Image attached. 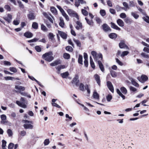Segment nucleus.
<instances>
[{
	"mask_svg": "<svg viewBox=\"0 0 149 149\" xmlns=\"http://www.w3.org/2000/svg\"><path fill=\"white\" fill-rule=\"evenodd\" d=\"M144 20L147 23H149V17L146 16L145 17L143 18Z\"/></svg>",
	"mask_w": 149,
	"mask_h": 149,
	"instance_id": "774afa93",
	"label": "nucleus"
},
{
	"mask_svg": "<svg viewBox=\"0 0 149 149\" xmlns=\"http://www.w3.org/2000/svg\"><path fill=\"white\" fill-rule=\"evenodd\" d=\"M102 29L105 32H107L109 31H111L110 27L106 24H104L102 25Z\"/></svg>",
	"mask_w": 149,
	"mask_h": 149,
	"instance_id": "39448f33",
	"label": "nucleus"
},
{
	"mask_svg": "<svg viewBox=\"0 0 149 149\" xmlns=\"http://www.w3.org/2000/svg\"><path fill=\"white\" fill-rule=\"evenodd\" d=\"M18 3L19 4V7L23 9L24 8V5L22 4L21 1H17Z\"/></svg>",
	"mask_w": 149,
	"mask_h": 149,
	"instance_id": "8fccbe9b",
	"label": "nucleus"
},
{
	"mask_svg": "<svg viewBox=\"0 0 149 149\" xmlns=\"http://www.w3.org/2000/svg\"><path fill=\"white\" fill-rule=\"evenodd\" d=\"M6 142L4 140H2V149H6L5 147L6 145Z\"/></svg>",
	"mask_w": 149,
	"mask_h": 149,
	"instance_id": "e433bc0d",
	"label": "nucleus"
},
{
	"mask_svg": "<svg viewBox=\"0 0 149 149\" xmlns=\"http://www.w3.org/2000/svg\"><path fill=\"white\" fill-rule=\"evenodd\" d=\"M49 139H47L45 140L44 143L45 146H47L49 144Z\"/></svg>",
	"mask_w": 149,
	"mask_h": 149,
	"instance_id": "e2e57ef3",
	"label": "nucleus"
},
{
	"mask_svg": "<svg viewBox=\"0 0 149 149\" xmlns=\"http://www.w3.org/2000/svg\"><path fill=\"white\" fill-rule=\"evenodd\" d=\"M91 54L93 56L94 59H95V58H96L97 54V53L96 52L94 51H92L91 52Z\"/></svg>",
	"mask_w": 149,
	"mask_h": 149,
	"instance_id": "37998d69",
	"label": "nucleus"
},
{
	"mask_svg": "<svg viewBox=\"0 0 149 149\" xmlns=\"http://www.w3.org/2000/svg\"><path fill=\"white\" fill-rule=\"evenodd\" d=\"M135 6V4L133 1H130L129 2V6L130 7H134Z\"/></svg>",
	"mask_w": 149,
	"mask_h": 149,
	"instance_id": "13d9d810",
	"label": "nucleus"
},
{
	"mask_svg": "<svg viewBox=\"0 0 149 149\" xmlns=\"http://www.w3.org/2000/svg\"><path fill=\"white\" fill-rule=\"evenodd\" d=\"M129 53V52L127 51H125L123 52L122 54H121L120 56L123 57L124 56L127 55Z\"/></svg>",
	"mask_w": 149,
	"mask_h": 149,
	"instance_id": "a19ab883",
	"label": "nucleus"
},
{
	"mask_svg": "<svg viewBox=\"0 0 149 149\" xmlns=\"http://www.w3.org/2000/svg\"><path fill=\"white\" fill-rule=\"evenodd\" d=\"M67 12L68 14L71 16L73 15V14L75 13L74 11L70 9L68 10Z\"/></svg>",
	"mask_w": 149,
	"mask_h": 149,
	"instance_id": "c756f323",
	"label": "nucleus"
},
{
	"mask_svg": "<svg viewBox=\"0 0 149 149\" xmlns=\"http://www.w3.org/2000/svg\"><path fill=\"white\" fill-rule=\"evenodd\" d=\"M82 13L85 16H86L88 15V12L85 10L82 9L81 10Z\"/></svg>",
	"mask_w": 149,
	"mask_h": 149,
	"instance_id": "6e6d98bb",
	"label": "nucleus"
},
{
	"mask_svg": "<svg viewBox=\"0 0 149 149\" xmlns=\"http://www.w3.org/2000/svg\"><path fill=\"white\" fill-rule=\"evenodd\" d=\"M28 19L30 20H33L35 19L36 15L35 14L31 12H30L27 15Z\"/></svg>",
	"mask_w": 149,
	"mask_h": 149,
	"instance_id": "7ed1b4c3",
	"label": "nucleus"
},
{
	"mask_svg": "<svg viewBox=\"0 0 149 149\" xmlns=\"http://www.w3.org/2000/svg\"><path fill=\"white\" fill-rule=\"evenodd\" d=\"M9 70L10 71L14 73H16L17 72V70L16 68L14 67H10Z\"/></svg>",
	"mask_w": 149,
	"mask_h": 149,
	"instance_id": "79ce46f5",
	"label": "nucleus"
},
{
	"mask_svg": "<svg viewBox=\"0 0 149 149\" xmlns=\"http://www.w3.org/2000/svg\"><path fill=\"white\" fill-rule=\"evenodd\" d=\"M141 55L142 57L145 58H149V55L147 54L144 52L142 53L141 54Z\"/></svg>",
	"mask_w": 149,
	"mask_h": 149,
	"instance_id": "58836bf2",
	"label": "nucleus"
},
{
	"mask_svg": "<svg viewBox=\"0 0 149 149\" xmlns=\"http://www.w3.org/2000/svg\"><path fill=\"white\" fill-rule=\"evenodd\" d=\"M120 18L122 19L125 18L127 17L126 14L125 13H122L120 15Z\"/></svg>",
	"mask_w": 149,
	"mask_h": 149,
	"instance_id": "5fc2aeb1",
	"label": "nucleus"
},
{
	"mask_svg": "<svg viewBox=\"0 0 149 149\" xmlns=\"http://www.w3.org/2000/svg\"><path fill=\"white\" fill-rule=\"evenodd\" d=\"M14 146V144L13 143H10L8 146V149H13Z\"/></svg>",
	"mask_w": 149,
	"mask_h": 149,
	"instance_id": "69168bd1",
	"label": "nucleus"
},
{
	"mask_svg": "<svg viewBox=\"0 0 149 149\" xmlns=\"http://www.w3.org/2000/svg\"><path fill=\"white\" fill-rule=\"evenodd\" d=\"M111 27L112 28L116 29V30H118V31H120L121 30L120 28L117 25H116L115 23L111 22Z\"/></svg>",
	"mask_w": 149,
	"mask_h": 149,
	"instance_id": "4468645a",
	"label": "nucleus"
},
{
	"mask_svg": "<svg viewBox=\"0 0 149 149\" xmlns=\"http://www.w3.org/2000/svg\"><path fill=\"white\" fill-rule=\"evenodd\" d=\"M131 15L132 16H133L136 19H137L139 17V15L133 12H132L131 13Z\"/></svg>",
	"mask_w": 149,
	"mask_h": 149,
	"instance_id": "f704fd0d",
	"label": "nucleus"
},
{
	"mask_svg": "<svg viewBox=\"0 0 149 149\" xmlns=\"http://www.w3.org/2000/svg\"><path fill=\"white\" fill-rule=\"evenodd\" d=\"M116 92L118 94L123 98V100H124L125 98V96L122 93L120 90L118 89H117Z\"/></svg>",
	"mask_w": 149,
	"mask_h": 149,
	"instance_id": "412c9836",
	"label": "nucleus"
},
{
	"mask_svg": "<svg viewBox=\"0 0 149 149\" xmlns=\"http://www.w3.org/2000/svg\"><path fill=\"white\" fill-rule=\"evenodd\" d=\"M76 23L77 25L75 27L77 29L79 30L82 29V25L81 23L79 21H77L76 22Z\"/></svg>",
	"mask_w": 149,
	"mask_h": 149,
	"instance_id": "2eb2a0df",
	"label": "nucleus"
},
{
	"mask_svg": "<svg viewBox=\"0 0 149 149\" xmlns=\"http://www.w3.org/2000/svg\"><path fill=\"white\" fill-rule=\"evenodd\" d=\"M63 56L65 59H69L70 57V55L67 53H64L63 54Z\"/></svg>",
	"mask_w": 149,
	"mask_h": 149,
	"instance_id": "72a5a7b5",
	"label": "nucleus"
},
{
	"mask_svg": "<svg viewBox=\"0 0 149 149\" xmlns=\"http://www.w3.org/2000/svg\"><path fill=\"white\" fill-rule=\"evenodd\" d=\"M32 26V28L35 29H37L38 28V24L36 22L33 23Z\"/></svg>",
	"mask_w": 149,
	"mask_h": 149,
	"instance_id": "7c9ffc66",
	"label": "nucleus"
},
{
	"mask_svg": "<svg viewBox=\"0 0 149 149\" xmlns=\"http://www.w3.org/2000/svg\"><path fill=\"white\" fill-rule=\"evenodd\" d=\"M130 89L131 91L133 92H135L137 91V89L132 86L130 87Z\"/></svg>",
	"mask_w": 149,
	"mask_h": 149,
	"instance_id": "052dcab7",
	"label": "nucleus"
},
{
	"mask_svg": "<svg viewBox=\"0 0 149 149\" xmlns=\"http://www.w3.org/2000/svg\"><path fill=\"white\" fill-rule=\"evenodd\" d=\"M141 78L143 82L146 81L148 79V77L146 75H142L141 77Z\"/></svg>",
	"mask_w": 149,
	"mask_h": 149,
	"instance_id": "cd10ccee",
	"label": "nucleus"
},
{
	"mask_svg": "<svg viewBox=\"0 0 149 149\" xmlns=\"http://www.w3.org/2000/svg\"><path fill=\"white\" fill-rule=\"evenodd\" d=\"M106 99L107 101L109 102L111 101V100L112 99V96L110 95H108L106 97Z\"/></svg>",
	"mask_w": 149,
	"mask_h": 149,
	"instance_id": "864d4df0",
	"label": "nucleus"
},
{
	"mask_svg": "<svg viewBox=\"0 0 149 149\" xmlns=\"http://www.w3.org/2000/svg\"><path fill=\"white\" fill-rule=\"evenodd\" d=\"M96 58L94 59L95 61H96L97 62L98 61L102 60V54L100 53L97 54L96 56Z\"/></svg>",
	"mask_w": 149,
	"mask_h": 149,
	"instance_id": "aec40b11",
	"label": "nucleus"
},
{
	"mask_svg": "<svg viewBox=\"0 0 149 149\" xmlns=\"http://www.w3.org/2000/svg\"><path fill=\"white\" fill-rule=\"evenodd\" d=\"M130 80L131 81V83L132 85L137 87H139V84L134 79L131 78L130 79Z\"/></svg>",
	"mask_w": 149,
	"mask_h": 149,
	"instance_id": "a211bd4d",
	"label": "nucleus"
},
{
	"mask_svg": "<svg viewBox=\"0 0 149 149\" xmlns=\"http://www.w3.org/2000/svg\"><path fill=\"white\" fill-rule=\"evenodd\" d=\"M58 33L63 39H65L67 38V35L66 33L59 30H58Z\"/></svg>",
	"mask_w": 149,
	"mask_h": 149,
	"instance_id": "423d86ee",
	"label": "nucleus"
},
{
	"mask_svg": "<svg viewBox=\"0 0 149 149\" xmlns=\"http://www.w3.org/2000/svg\"><path fill=\"white\" fill-rule=\"evenodd\" d=\"M16 103L20 107L24 108H26L27 106L25 104V103L23 102H21L17 100L16 102Z\"/></svg>",
	"mask_w": 149,
	"mask_h": 149,
	"instance_id": "6e6552de",
	"label": "nucleus"
},
{
	"mask_svg": "<svg viewBox=\"0 0 149 149\" xmlns=\"http://www.w3.org/2000/svg\"><path fill=\"white\" fill-rule=\"evenodd\" d=\"M84 84L82 83H80V85L79 86V89L81 91H84Z\"/></svg>",
	"mask_w": 149,
	"mask_h": 149,
	"instance_id": "09e8293b",
	"label": "nucleus"
},
{
	"mask_svg": "<svg viewBox=\"0 0 149 149\" xmlns=\"http://www.w3.org/2000/svg\"><path fill=\"white\" fill-rule=\"evenodd\" d=\"M94 77L97 84L99 86H100L101 81L100 76L97 74H96L94 75Z\"/></svg>",
	"mask_w": 149,
	"mask_h": 149,
	"instance_id": "0eeeda50",
	"label": "nucleus"
},
{
	"mask_svg": "<svg viewBox=\"0 0 149 149\" xmlns=\"http://www.w3.org/2000/svg\"><path fill=\"white\" fill-rule=\"evenodd\" d=\"M38 40V39L37 38H34L31 40H29L28 41V42L29 43L34 42L37 41Z\"/></svg>",
	"mask_w": 149,
	"mask_h": 149,
	"instance_id": "bf43d9fd",
	"label": "nucleus"
},
{
	"mask_svg": "<svg viewBox=\"0 0 149 149\" xmlns=\"http://www.w3.org/2000/svg\"><path fill=\"white\" fill-rule=\"evenodd\" d=\"M120 90L124 94H126L127 93V89L124 87H121Z\"/></svg>",
	"mask_w": 149,
	"mask_h": 149,
	"instance_id": "393cba45",
	"label": "nucleus"
},
{
	"mask_svg": "<svg viewBox=\"0 0 149 149\" xmlns=\"http://www.w3.org/2000/svg\"><path fill=\"white\" fill-rule=\"evenodd\" d=\"M93 98L96 99H99V94L96 92H94L93 95Z\"/></svg>",
	"mask_w": 149,
	"mask_h": 149,
	"instance_id": "a878e982",
	"label": "nucleus"
},
{
	"mask_svg": "<svg viewBox=\"0 0 149 149\" xmlns=\"http://www.w3.org/2000/svg\"><path fill=\"white\" fill-rule=\"evenodd\" d=\"M74 42L76 43L77 45L79 47H81V43L80 41L78 40H74Z\"/></svg>",
	"mask_w": 149,
	"mask_h": 149,
	"instance_id": "c9c22d12",
	"label": "nucleus"
},
{
	"mask_svg": "<svg viewBox=\"0 0 149 149\" xmlns=\"http://www.w3.org/2000/svg\"><path fill=\"white\" fill-rule=\"evenodd\" d=\"M117 23L118 24L120 27H123L124 26V22L120 19H118L117 20Z\"/></svg>",
	"mask_w": 149,
	"mask_h": 149,
	"instance_id": "f3484780",
	"label": "nucleus"
},
{
	"mask_svg": "<svg viewBox=\"0 0 149 149\" xmlns=\"http://www.w3.org/2000/svg\"><path fill=\"white\" fill-rule=\"evenodd\" d=\"M49 38L51 39V40H52L53 39L54 36L52 33H49Z\"/></svg>",
	"mask_w": 149,
	"mask_h": 149,
	"instance_id": "338daca9",
	"label": "nucleus"
},
{
	"mask_svg": "<svg viewBox=\"0 0 149 149\" xmlns=\"http://www.w3.org/2000/svg\"><path fill=\"white\" fill-rule=\"evenodd\" d=\"M109 37L111 39H115L117 37V34L114 33H112L110 34L109 35Z\"/></svg>",
	"mask_w": 149,
	"mask_h": 149,
	"instance_id": "5701e85b",
	"label": "nucleus"
},
{
	"mask_svg": "<svg viewBox=\"0 0 149 149\" xmlns=\"http://www.w3.org/2000/svg\"><path fill=\"white\" fill-rule=\"evenodd\" d=\"M101 15L102 16H104L106 15V12L104 10H101L100 11Z\"/></svg>",
	"mask_w": 149,
	"mask_h": 149,
	"instance_id": "603ef678",
	"label": "nucleus"
},
{
	"mask_svg": "<svg viewBox=\"0 0 149 149\" xmlns=\"http://www.w3.org/2000/svg\"><path fill=\"white\" fill-rule=\"evenodd\" d=\"M52 53L51 52H49L46 53L42 55V58L46 61L48 62H50L52 61L54 59V57L52 56Z\"/></svg>",
	"mask_w": 149,
	"mask_h": 149,
	"instance_id": "f257e3e1",
	"label": "nucleus"
},
{
	"mask_svg": "<svg viewBox=\"0 0 149 149\" xmlns=\"http://www.w3.org/2000/svg\"><path fill=\"white\" fill-rule=\"evenodd\" d=\"M61 63V61L60 60H57L53 63H50V65L52 66H54Z\"/></svg>",
	"mask_w": 149,
	"mask_h": 149,
	"instance_id": "ddd939ff",
	"label": "nucleus"
},
{
	"mask_svg": "<svg viewBox=\"0 0 149 149\" xmlns=\"http://www.w3.org/2000/svg\"><path fill=\"white\" fill-rule=\"evenodd\" d=\"M97 63L101 71L103 72H104V68L101 61H98Z\"/></svg>",
	"mask_w": 149,
	"mask_h": 149,
	"instance_id": "9b49d317",
	"label": "nucleus"
},
{
	"mask_svg": "<svg viewBox=\"0 0 149 149\" xmlns=\"http://www.w3.org/2000/svg\"><path fill=\"white\" fill-rule=\"evenodd\" d=\"M110 73L112 77H115L117 76V73L115 71L111 70L110 71Z\"/></svg>",
	"mask_w": 149,
	"mask_h": 149,
	"instance_id": "2f4dec72",
	"label": "nucleus"
},
{
	"mask_svg": "<svg viewBox=\"0 0 149 149\" xmlns=\"http://www.w3.org/2000/svg\"><path fill=\"white\" fill-rule=\"evenodd\" d=\"M78 76L77 75H76L72 81V83L75 84L77 86H79V80L78 79Z\"/></svg>",
	"mask_w": 149,
	"mask_h": 149,
	"instance_id": "f03ea898",
	"label": "nucleus"
},
{
	"mask_svg": "<svg viewBox=\"0 0 149 149\" xmlns=\"http://www.w3.org/2000/svg\"><path fill=\"white\" fill-rule=\"evenodd\" d=\"M119 45L120 48L123 49L125 48L126 49L128 50L129 49V48L123 42H120L119 43Z\"/></svg>",
	"mask_w": 149,
	"mask_h": 149,
	"instance_id": "1a4fd4ad",
	"label": "nucleus"
},
{
	"mask_svg": "<svg viewBox=\"0 0 149 149\" xmlns=\"http://www.w3.org/2000/svg\"><path fill=\"white\" fill-rule=\"evenodd\" d=\"M107 86L109 90L112 93L114 91V88L112 83L110 81H108L107 82Z\"/></svg>",
	"mask_w": 149,
	"mask_h": 149,
	"instance_id": "20e7f679",
	"label": "nucleus"
},
{
	"mask_svg": "<svg viewBox=\"0 0 149 149\" xmlns=\"http://www.w3.org/2000/svg\"><path fill=\"white\" fill-rule=\"evenodd\" d=\"M51 12L55 14H57V11L56 8L54 7H52L51 8Z\"/></svg>",
	"mask_w": 149,
	"mask_h": 149,
	"instance_id": "4c0bfd02",
	"label": "nucleus"
},
{
	"mask_svg": "<svg viewBox=\"0 0 149 149\" xmlns=\"http://www.w3.org/2000/svg\"><path fill=\"white\" fill-rule=\"evenodd\" d=\"M65 117L66 118H68V119H66L65 120L67 121H69L72 120V117L69 116V115L68 114H66L65 115Z\"/></svg>",
	"mask_w": 149,
	"mask_h": 149,
	"instance_id": "49530a36",
	"label": "nucleus"
},
{
	"mask_svg": "<svg viewBox=\"0 0 149 149\" xmlns=\"http://www.w3.org/2000/svg\"><path fill=\"white\" fill-rule=\"evenodd\" d=\"M4 64L5 65L7 66H10L11 65V63L9 61H4L3 62Z\"/></svg>",
	"mask_w": 149,
	"mask_h": 149,
	"instance_id": "680f3d73",
	"label": "nucleus"
},
{
	"mask_svg": "<svg viewBox=\"0 0 149 149\" xmlns=\"http://www.w3.org/2000/svg\"><path fill=\"white\" fill-rule=\"evenodd\" d=\"M35 49L37 52H40L41 51V48L39 46H36L35 47Z\"/></svg>",
	"mask_w": 149,
	"mask_h": 149,
	"instance_id": "c03bdc74",
	"label": "nucleus"
},
{
	"mask_svg": "<svg viewBox=\"0 0 149 149\" xmlns=\"http://www.w3.org/2000/svg\"><path fill=\"white\" fill-rule=\"evenodd\" d=\"M24 35L27 38H30L33 37V34L31 32L28 31L24 33Z\"/></svg>",
	"mask_w": 149,
	"mask_h": 149,
	"instance_id": "f8f14e48",
	"label": "nucleus"
},
{
	"mask_svg": "<svg viewBox=\"0 0 149 149\" xmlns=\"http://www.w3.org/2000/svg\"><path fill=\"white\" fill-rule=\"evenodd\" d=\"M41 29L44 31H47V30L46 27L43 24H42L41 25Z\"/></svg>",
	"mask_w": 149,
	"mask_h": 149,
	"instance_id": "4d7b16f0",
	"label": "nucleus"
},
{
	"mask_svg": "<svg viewBox=\"0 0 149 149\" xmlns=\"http://www.w3.org/2000/svg\"><path fill=\"white\" fill-rule=\"evenodd\" d=\"M83 57L82 56L79 55L78 58V62L81 65L83 64L82 61Z\"/></svg>",
	"mask_w": 149,
	"mask_h": 149,
	"instance_id": "bb28decb",
	"label": "nucleus"
},
{
	"mask_svg": "<svg viewBox=\"0 0 149 149\" xmlns=\"http://www.w3.org/2000/svg\"><path fill=\"white\" fill-rule=\"evenodd\" d=\"M95 20L97 22V23L100 24L102 22V20L101 19L98 17H96L95 18Z\"/></svg>",
	"mask_w": 149,
	"mask_h": 149,
	"instance_id": "0e129e2a",
	"label": "nucleus"
},
{
	"mask_svg": "<svg viewBox=\"0 0 149 149\" xmlns=\"http://www.w3.org/2000/svg\"><path fill=\"white\" fill-rule=\"evenodd\" d=\"M20 94L24 96H26L27 97H29V98H31V95L29 94H28L27 93H26V92H20Z\"/></svg>",
	"mask_w": 149,
	"mask_h": 149,
	"instance_id": "473e14b6",
	"label": "nucleus"
},
{
	"mask_svg": "<svg viewBox=\"0 0 149 149\" xmlns=\"http://www.w3.org/2000/svg\"><path fill=\"white\" fill-rule=\"evenodd\" d=\"M85 19L86 20L87 23L91 27L93 26L94 25V23L93 20L91 19L89 20L87 18V17L85 18Z\"/></svg>",
	"mask_w": 149,
	"mask_h": 149,
	"instance_id": "dca6fc26",
	"label": "nucleus"
},
{
	"mask_svg": "<svg viewBox=\"0 0 149 149\" xmlns=\"http://www.w3.org/2000/svg\"><path fill=\"white\" fill-rule=\"evenodd\" d=\"M123 6L125 7V9H130V7L128 6V4L127 3L124 2L123 3Z\"/></svg>",
	"mask_w": 149,
	"mask_h": 149,
	"instance_id": "3c124183",
	"label": "nucleus"
},
{
	"mask_svg": "<svg viewBox=\"0 0 149 149\" xmlns=\"http://www.w3.org/2000/svg\"><path fill=\"white\" fill-rule=\"evenodd\" d=\"M65 49L66 50L70 52H72L73 50L72 47L69 46H67L65 48Z\"/></svg>",
	"mask_w": 149,
	"mask_h": 149,
	"instance_id": "a18cd8bd",
	"label": "nucleus"
},
{
	"mask_svg": "<svg viewBox=\"0 0 149 149\" xmlns=\"http://www.w3.org/2000/svg\"><path fill=\"white\" fill-rule=\"evenodd\" d=\"M7 132L9 136L10 137L12 136L13 133L11 130L10 129H8L7 130Z\"/></svg>",
	"mask_w": 149,
	"mask_h": 149,
	"instance_id": "ea45409f",
	"label": "nucleus"
},
{
	"mask_svg": "<svg viewBox=\"0 0 149 149\" xmlns=\"http://www.w3.org/2000/svg\"><path fill=\"white\" fill-rule=\"evenodd\" d=\"M60 22L59 23V26L62 28H63L64 25V23L63 19H60Z\"/></svg>",
	"mask_w": 149,
	"mask_h": 149,
	"instance_id": "de8ad7c7",
	"label": "nucleus"
},
{
	"mask_svg": "<svg viewBox=\"0 0 149 149\" xmlns=\"http://www.w3.org/2000/svg\"><path fill=\"white\" fill-rule=\"evenodd\" d=\"M12 18V16L10 14H8L7 17L4 18V19L9 23L11 22Z\"/></svg>",
	"mask_w": 149,
	"mask_h": 149,
	"instance_id": "9d476101",
	"label": "nucleus"
},
{
	"mask_svg": "<svg viewBox=\"0 0 149 149\" xmlns=\"http://www.w3.org/2000/svg\"><path fill=\"white\" fill-rule=\"evenodd\" d=\"M61 75L63 78H67L69 76V73L68 72H65L61 73Z\"/></svg>",
	"mask_w": 149,
	"mask_h": 149,
	"instance_id": "4be33fe9",
	"label": "nucleus"
},
{
	"mask_svg": "<svg viewBox=\"0 0 149 149\" xmlns=\"http://www.w3.org/2000/svg\"><path fill=\"white\" fill-rule=\"evenodd\" d=\"M24 127L25 129H32L33 128V125L31 124H26L24 125Z\"/></svg>",
	"mask_w": 149,
	"mask_h": 149,
	"instance_id": "6ab92c4d",
	"label": "nucleus"
},
{
	"mask_svg": "<svg viewBox=\"0 0 149 149\" xmlns=\"http://www.w3.org/2000/svg\"><path fill=\"white\" fill-rule=\"evenodd\" d=\"M124 21L127 24H131L132 22V21L128 17L126 18L125 19H124Z\"/></svg>",
	"mask_w": 149,
	"mask_h": 149,
	"instance_id": "c85d7f7f",
	"label": "nucleus"
},
{
	"mask_svg": "<svg viewBox=\"0 0 149 149\" xmlns=\"http://www.w3.org/2000/svg\"><path fill=\"white\" fill-rule=\"evenodd\" d=\"M15 88L16 89L22 91H24L25 90V87L20 86H16Z\"/></svg>",
	"mask_w": 149,
	"mask_h": 149,
	"instance_id": "b1692460",
	"label": "nucleus"
}]
</instances>
